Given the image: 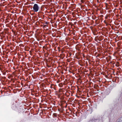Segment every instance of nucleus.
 <instances>
[{"label": "nucleus", "mask_w": 122, "mask_h": 122, "mask_svg": "<svg viewBox=\"0 0 122 122\" xmlns=\"http://www.w3.org/2000/svg\"><path fill=\"white\" fill-rule=\"evenodd\" d=\"M39 8L40 7L38 5L36 4H34L33 7V10L34 11L36 12H37L39 9Z\"/></svg>", "instance_id": "f257e3e1"}, {"label": "nucleus", "mask_w": 122, "mask_h": 122, "mask_svg": "<svg viewBox=\"0 0 122 122\" xmlns=\"http://www.w3.org/2000/svg\"><path fill=\"white\" fill-rule=\"evenodd\" d=\"M111 59V57L110 56H108L106 58V60L107 62H108L110 61Z\"/></svg>", "instance_id": "f03ea898"}, {"label": "nucleus", "mask_w": 122, "mask_h": 122, "mask_svg": "<svg viewBox=\"0 0 122 122\" xmlns=\"http://www.w3.org/2000/svg\"><path fill=\"white\" fill-rule=\"evenodd\" d=\"M81 2L82 3H83L84 2V1H83V0H81Z\"/></svg>", "instance_id": "7ed1b4c3"}, {"label": "nucleus", "mask_w": 122, "mask_h": 122, "mask_svg": "<svg viewBox=\"0 0 122 122\" xmlns=\"http://www.w3.org/2000/svg\"><path fill=\"white\" fill-rule=\"evenodd\" d=\"M46 25H44L43 26V27H46Z\"/></svg>", "instance_id": "20e7f679"}, {"label": "nucleus", "mask_w": 122, "mask_h": 122, "mask_svg": "<svg viewBox=\"0 0 122 122\" xmlns=\"http://www.w3.org/2000/svg\"><path fill=\"white\" fill-rule=\"evenodd\" d=\"M48 22H46V23H45V24H48Z\"/></svg>", "instance_id": "39448f33"}, {"label": "nucleus", "mask_w": 122, "mask_h": 122, "mask_svg": "<svg viewBox=\"0 0 122 122\" xmlns=\"http://www.w3.org/2000/svg\"><path fill=\"white\" fill-rule=\"evenodd\" d=\"M32 77H33V78H34V77L33 76Z\"/></svg>", "instance_id": "423d86ee"}, {"label": "nucleus", "mask_w": 122, "mask_h": 122, "mask_svg": "<svg viewBox=\"0 0 122 122\" xmlns=\"http://www.w3.org/2000/svg\"><path fill=\"white\" fill-rule=\"evenodd\" d=\"M4 75H5V73H4Z\"/></svg>", "instance_id": "0eeeda50"}, {"label": "nucleus", "mask_w": 122, "mask_h": 122, "mask_svg": "<svg viewBox=\"0 0 122 122\" xmlns=\"http://www.w3.org/2000/svg\"><path fill=\"white\" fill-rule=\"evenodd\" d=\"M58 48H59V47H58Z\"/></svg>", "instance_id": "6e6552de"}]
</instances>
